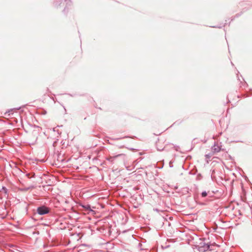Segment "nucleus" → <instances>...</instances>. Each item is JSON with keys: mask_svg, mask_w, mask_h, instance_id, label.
Here are the masks:
<instances>
[{"mask_svg": "<svg viewBox=\"0 0 252 252\" xmlns=\"http://www.w3.org/2000/svg\"><path fill=\"white\" fill-rule=\"evenodd\" d=\"M37 212L40 215H44L49 212V209L47 207L42 205L37 208Z\"/></svg>", "mask_w": 252, "mask_h": 252, "instance_id": "obj_1", "label": "nucleus"}, {"mask_svg": "<svg viewBox=\"0 0 252 252\" xmlns=\"http://www.w3.org/2000/svg\"><path fill=\"white\" fill-rule=\"evenodd\" d=\"M201 247L203 248L202 250H203L204 251H206L208 250L210 248V245H209L207 244H205V243H204L203 245L202 246H201Z\"/></svg>", "mask_w": 252, "mask_h": 252, "instance_id": "obj_3", "label": "nucleus"}, {"mask_svg": "<svg viewBox=\"0 0 252 252\" xmlns=\"http://www.w3.org/2000/svg\"><path fill=\"white\" fill-rule=\"evenodd\" d=\"M20 109V108H14V109H10L8 111H6L5 113V116H10V113L12 112L14 110H19Z\"/></svg>", "mask_w": 252, "mask_h": 252, "instance_id": "obj_4", "label": "nucleus"}, {"mask_svg": "<svg viewBox=\"0 0 252 252\" xmlns=\"http://www.w3.org/2000/svg\"><path fill=\"white\" fill-rule=\"evenodd\" d=\"M83 207L86 208V209L88 210H91V206L89 205H87L86 206H83Z\"/></svg>", "mask_w": 252, "mask_h": 252, "instance_id": "obj_6", "label": "nucleus"}, {"mask_svg": "<svg viewBox=\"0 0 252 252\" xmlns=\"http://www.w3.org/2000/svg\"><path fill=\"white\" fill-rule=\"evenodd\" d=\"M211 149L214 153H218L221 150V145H220L217 142H215Z\"/></svg>", "mask_w": 252, "mask_h": 252, "instance_id": "obj_2", "label": "nucleus"}, {"mask_svg": "<svg viewBox=\"0 0 252 252\" xmlns=\"http://www.w3.org/2000/svg\"><path fill=\"white\" fill-rule=\"evenodd\" d=\"M207 195V192L205 191H203L202 193H201V196L202 197H206V196Z\"/></svg>", "mask_w": 252, "mask_h": 252, "instance_id": "obj_5", "label": "nucleus"}]
</instances>
